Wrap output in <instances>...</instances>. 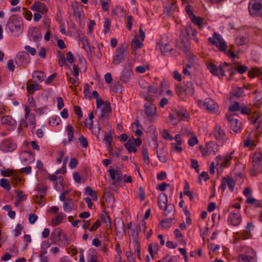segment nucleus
<instances>
[{"mask_svg": "<svg viewBox=\"0 0 262 262\" xmlns=\"http://www.w3.org/2000/svg\"><path fill=\"white\" fill-rule=\"evenodd\" d=\"M111 110V106L109 103H105L103 104V106L101 109V112L98 115L99 119L100 120H102L104 118H108Z\"/></svg>", "mask_w": 262, "mask_h": 262, "instance_id": "nucleus-19", "label": "nucleus"}, {"mask_svg": "<svg viewBox=\"0 0 262 262\" xmlns=\"http://www.w3.org/2000/svg\"><path fill=\"white\" fill-rule=\"evenodd\" d=\"M131 78V64L126 63L121 73L120 80L124 83L128 82Z\"/></svg>", "mask_w": 262, "mask_h": 262, "instance_id": "nucleus-14", "label": "nucleus"}, {"mask_svg": "<svg viewBox=\"0 0 262 262\" xmlns=\"http://www.w3.org/2000/svg\"><path fill=\"white\" fill-rule=\"evenodd\" d=\"M17 148V144L11 139H6L0 144V150L3 152H12Z\"/></svg>", "mask_w": 262, "mask_h": 262, "instance_id": "nucleus-12", "label": "nucleus"}, {"mask_svg": "<svg viewBox=\"0 0 262 262\" xmlns=\"http://www.w3.org/2000/svg\"><path fill=\"white\" fill-rule=\"evenodd\" d=\"M23 27V23L15 17H10L8 20L6 29L10 32L18 34L21 32Z\"/></svg>", "mask_w": 262, "mask_h": 262, "instance_id": "nucleus-4", "label": "nucleus"}, {"mask_svg": "<svg viewBox=\"0 0 262 262\" xmlns=\"http://www.w3.org/2000/svg\"><path fill=\"white\" fill-rule=\"evenodd\" d=\"M32 77L38 82H42L46 78V75L42 72L35 71L32 74Z\"/></svg>", "mask_w": 262, "mask_h": 262, "instance_id": "nucleus-38", "label": "nucleus"}, {"mask_svg": "<svg viewBox=\"0 0 262 262\" xmlns=\"http://www.w3.org/2000/svg\"><path fill=\"white\" fill-rule=\"evenodd\" d=\"M115 230L117 233H123L124 232V224L123 222L120 223V226L118 227L116 224H114Z\"/></svg>", "mask_w": 262, "mask_h": 262, "instance_id": "nucleus-61", "label": "nucleus"}, {"mask_svg": "<svg viewBox=\"0 0 262 262\" xmlns=\"http://www.w3.org/2000/svg\"><path fill=\"white\" fill-rule=\"evenodd\" d=\"M74 207V204L70 199L66 200L63 203V209L66 212H71L73 210Z\"/></svg>", "mask_w": 262, "mask_h": 262, "instance_id": "nucleus-31", "label": "nucleus"}, {"mask_svg": "<svg viewBox=\"0 0 262 262\" xmlns=\"http://www.w3.org/2000/svg\"><path fill=\"white\" fill-rule=\"evenodd\" d=\"M111 179L114 181V183L119 182L120 181H124L127 182H131V177L128 176L126 179H124L120 170L110 168L108 169Z\"/></svg>", "mask_w": 262, "mask_h": 262, "instance_id": "nucleus-9", "label": "nucleus"}, {"mask_svg": "<svg viewBox=\"0 0 262 262\" xmlns=\"http://www.w3.org/2000/svg\"><path fill=\"white\" fill-rule=\"evenodd\" d=\"M199 148L203 157H206L211 154L214 155L219 149L218 145L213 142L207 143L205 148L202 146H200Z\"/></svg>", "mask_w": 262, "mask_h": 262, "instance_id": "nucleus-11", "label": "nucleus"}, {"mask_svg": "<svg viewBox=\"0 0 262 262\" xmlns=\"http://www.w3.org/2000/svg\"><path fill=\"white\" fill-rule=\"evenodd\" d=\"M172 219V218H169L162 220L160 223L161 227L164 229H167L169 228L171 225V221Z\"/></svg>", "mask_w": 262, "mask_h": 262, "instance_id": "nucleus-46", "label": "nucleus"}, {"mask_svg": "<svg viewBox=\"0 0 262 262\" xmlns=\"http://www.w3.org/2000/svg\"><path fill=\"white\" fill-rule=\"evenodd\" d=\"M2 124L10 127H14L16 125V121L11 116L6 115L1 118Z\"/></svg>", "mask_w": 262, "mask_h": 262, "instance_id": "nucleus-22", "label": "nucleus"}, {"mask_svg": "<svg viewBox=\"0 0 262 262\" xmlns=\"http://www.w3.org/2000/svg\"><path fill=\"white\" fill-rule=\"evenodd\" d=\"M88 262H98V256L97 251L93 249L90 248L88 251Z\"/></svg>", "mask_w": 262, "mask_h": 262, "instance_id": "nucleus-27", "label": "nucleus"}, {"mask_svg": "<svg viewBox=\"0 0 262 262\" xmlns=\"http://www.w3.org/2000/svg\"><path fill=\"white\" fill-rule=\"evenodd\" d=\"M79 141L83 147L86 148L88 146V141L86 138L83 136H81L79 138Z\"/></svg>", "mask_w": 262, "mask_h": 262, "instance_id": "nucleus-60", "label": "nucleus"}, {"mask_svg": "<svg viewBox=\"0 0 262 262\" xmlns=\"http://www.w3.org/2000/svg\"><path fill=\"white\" fill-rule=\"evenodd\" d=\"M162 135L163 138L165 140L171 141L173 139L172 136L169 133V132L166 129H164L162 131Z\"/></svg>", "mask_w": 262, "mask_h": 262, "instance_id": "nucleus-56", "label": "nucleus"}, {"mask_svg": "<svg viewBox=\"0 0 262 262\" xmlns=\"http://www.w3.org/2000/svg\"><path fill=\"white\" fill-rule=\"evenodd\" d=\"M167 197L165 193L160 194L158 198V205L161 209L165 207L167 204Z\"/></svg>", "mask_w": 262, "mask_h": 262, "instance_id": "nucleus-35", "label": "nucleus"}, {"mask_svg": "<svg viewBox=\"0 0 262 262\" xmlns=\"http://www.w3.org/2000/svg\"><path fill=\"white\" fill-rule=\"evenodd\" d=\"M207 67L213 75L217 76L219 75L218 68L213 63H207Z\"/></svg>", "mask_w": 262, "mask_h": 262, "instance_id": "nucleus-44", "label": "nucleus"}, {"mask_svg": "<svg viewBox=\"0 0 262 262\" xmlns=\"http://www.w3.org/2000/svg\"><path fill=\"white\" fill-rule=\"evenodd\" d=\"M182 91L187 96H191L194 93V85L192 82H187L185 84L182 86Z\"/></svg>", "mask_w": 262, "mask_h": 262, "instance_id": "nucleus-26", "label": "nucleus"}, {"mask_svg": "<svg viewBox=\"0 0 262 262\" xmlns=\"http://www.w3.org/2000/svg\"><path fill=\"white\" fill-rule=\"evenodd\" d=\"M187 117L188 114L186 110H173L169 115V118L170 119V122L175 125L180 121L185 120Z\"/></svg>", "mask_w": 262, "mask_h": 262, "instance_id": "nucleus-6", "label": "nucleus"}, {"mask_svg": "<svg viewBox=\"0 0 262 262\" xmlns=\"http://www.w3.org/2000/svg\"><path fill=\"white\" fill-rule=\"evenodd\" d=\"M227 119L230 124V127L233 132L237 133L241 130L242 123L237 118H234V115L227 116Z\"/></svg>", "mask_w": 262, "mask_h": 262, "instance_id": "nucleus-15", "label": "nucleus"}, {"mask_svg": "<svg viewBox=\"0 0 262 262\" xmlns=\"http://www.w3.org/2000/svg\"><path fill=\"white\" fill-rule=\"evenodd\" d=\"M192 23L198 25L200 28H202L204 25V19L200 17H197L195 15L192 16L191 19Z\"/></svg>", "mask_w": 262, "mask_h": 262, "instance_id": "nucleus-45", "label": "nucleus"}, {"mask_svg": "<svg viewBox=\"0 0 262 262\" xmlns=\"http://www.w3.org/2000/svg\"><path fill=\"white\" fill-rule=\"evenodd\" d=\"M134 242L135 246L136 247V252L137 253L138 258L141 260V258L140 255V244L138 240H136V239H135Z\"/></svg>", "mask_w": 262, "mask_h": 262, "instance_id": "nucleus-59", "label": "nucleus"}, {"mask_svg": "<svg viewBox=\"0 0 262 262\" xmlns=\"http://www.w3.org/2000/svg\"><path fill=\"white\" fill-rule=\"evenodd\" d=\"M101 5H102V9L104 11H107L108 9V3L110 2V0H100Z\"/></svg>", "mask_w": 262, "mask_h": 262, "instance_id": "nucleus-62", "label": "nucleus"}, {"mask_svg": "<svg viewBox=\"0 0 262 262\" xmlns=\"http://www.w3.org/2000/svg\"><path fill=\"white\" fill-rule=\"evenodd\" d=\"M28 34L30 40L34 41H38V40L41 37V35L39 32V30L36 28L30 29Z\"/></svg>", "mask_w": 262, "mask_h": 262, "instance_id": "nucleus-23", "label": "nucleus"}, {"mask_svg": "<svg viewBox=\"0 0 262 262\" xmlns=\"http://www.w3.org/2000/svg\"><path fill=\"white\" fill-rule=\"evenodd\" d=\"M259 75L262 76V69L256 68H252L248 72V76L250 77L253 78Z\"/></svg>", "mask_w": 262, "mask_h": 262, "instance_id": "nucleus-41", "label": "nucleus"}, {"mask_svg": "<svg viewBox=\"0 0 262 262\" xmlns=\"http://www.w3.org/2000/svg\"><path fill=\"white\" fill-rule=\"evenodd\" d=\"M244 93V90L243 88H238L236 90H233L230 93L231 98H239L243 96Z\"/></svg>", "mask_w": 262, "mask_h": 262, "instance_id": "nucleus-40", "label": "nucleus"}, {"mask_svg": "<svg viewBox=\"0 0 262 262\" xmlns=\"http://www.w3.org/2000/svg\"><path fill=\"white\" fill-rule=\"evenodd\" d=\"M234 151H232L231 152L227 153L226 156L223 158V162L221 163V165L223 167H228L230 164V161L233 159L232 155Z\"/></svg>", "mask_w": 262, "mask_h": 262, "instance_id": "nucleus-34", "label": "nucleus"}, {"mask_svg": "<svg viewBox=\"0 0 262 262\" xmlns=\"http://www.w3.org/2000/svg\"><path fill=\"white\" fill-rule=\"evenodd\" d=\"M101 219L103 223L105 224V226L110 228L111 227V219L110 218V216L108 213L104 211L103 213L101 215Z\"/></svg>", "mask_w": 262, "mask_h": 262, "instance_id": "nucleus-39", "label": "nucleus"}, {"mask_svg": "<svg viewBox=\"0 0 262 262\" xmlns=\"http://www.w3.org/2000/svg\"><path fill=\"white\" fill-rule=\"evenodd\" d=\"M31 109L29 106H26L25 108V118L22 119L19 122V127L27 128L29 123L32 126L33 129L35 127V115L30 113Z\"/></svg>", "mask_w": 262, "mask_h": 262, "instance_id": "nucleus-3", "label": "nucleus"}, {"mask_svg": "<svg viewBox=\"0 0 262 262\" xmlns=\"http://www.w3.org/2000/svg\"><path fill=\"white\" fill-rule=\"evenodd\" d=\"M262 7L261 5L254 1H251L249 4V11L251 15L256 14V12L259 10Z\"/></svg>", "mask_w": 262, "mask_h": 262, "instance_id": "nucleus-21", "label": "nucleus"}, {"mask_svg": "<svg viewBox=\"0 0 262 262\" xmlns=\"http://www.w3.org/2000/svg\"><path fill=\"white\" fill-rule=\"evenodd\" d=\"M66 76L67 78V80L70 83H71L72 84H75V86H77L78 85V83L77 82V78H74L73 77H71L70 75L68 73L66 74Z\"/></svg>", "mask_w": 262, "mask_h": 262, "instance_id": "nucleus-58", "label": "nucleus"}, {"mask_svg": "<svg viewBox=\"0 0 262 262\" xmlns=\"http://www.w3.org/2000/svg\"><path fill=\"white\" fill-rule=\"evenodd\" d=\"M66 132H67L68 140L64 141V144L70 143L74 138V129L72 125L68 124L66 127Z\"/></svg>", "mask_w": 262, "mask_h": 262, "instance_id": "nucleus-29", "label": "nucleus"}, {"mask_svg": "<svg viewBox=\"0 0 262 262\" xmlns=\"http://www.w3.org/2000/svg\"><path fill=\"white\" fill-rule=\"evenodd\" d=\"M185 30L187 34L189 36L190 34L193 36V39L196 42H198V39L196 38V35L197 34V31L195 30H193L192 27L190 25L187 26Z\"/></svg>", "mask_w": 262, "mask_h": 262, "instance_id": "nucleus-42", "label": "nucleus"}, {"mask_svg": "<svg viewBox=\"0 0 262 262\" xmlns=\"http://www.w3.org/2000/svg\"><path fill=\"white\" fill-rule=\"evenodd\" d=\"M241 221L238 212H231L228 219V222L233 226L238 225Z\"/></svg>", "mask_w": 262, "mask_h": 262, "instance_id": "nucleus-25", "label": "nucleus"}, {"mask_svg": "<svg viewBox=\"0 0 262 262\" xmlns=\"http://www.w3.org/2000/svg\"><path fill=\"white\" fill-rule=\"evenodd\" d=\"M253 227V224L250 222L248 223L245 228V235L243 237V239H247L250 237L251 235V229Z\"/></svg>", "mask_w": 262, "mask_h": 262, "instance_id": "nucleus-47", "label": "nucleus"}, {"mask_svg": "<svg viewBox=\"0 0 262 262\" xmlns=\"http://www.w3.org/2000/svg\"><path fill=\"white\" fill-rule=\"evenodd\" d=\"M157 157L159 160L163 163H165L167 161V158L165 155L163 154L161 151L157 150Z\"/></svg>", "mask_w": 262, "mask_h": 262, "instance_id": "nucleus-57", "label": "nucleus"}, {"mask_svg": "<svg viewBox=\"0 0 262 262\" xmlns=\"http://www.w3.org/2000/svg\"><path fill=\"white\" fill-rule=\"evenodd\" d=\"M159 43L160 45V48L162 54L171 52L173 49L172 46L169 43H164L161 41Z\"/></svg>", "mask_w": 262, "mask_h": 262, "instance_id": "nucleus-37", "label": "nucleus"}, {"mask_svg": "<svg viewBox=\"0 0 262 262\" xmlns=\"http://www.w3.org/2000/svg\"><path fill=\"white\" fill-rule=\"evenodd\" d=\"M0 185L7 191L10 190L11 189L9 181L8 179H2L0 180Z\"/></svg>", "mask_w": 262, "mask_h": 262, "instance_id": "nucleus-50", "label": "nucleus"}, {"mask_svg": "<svg viewBox=\"0 0 262 262\" xmlns=\"http://www.w3.org/2000/svg\"><path fill=\"white\" fill-rule=\"evenodd\" d=\"M128 46L127 43H123L117 49L116 55L113 58V63L117 65L126 56L127 53Z\"/></svg>", "mask_w": 262, "mask_h": 262, "instance_id": "nucleus-5", "label": "nucleus"}, {"mask_svg": "<svg viewBox=\"0 0 262 262\" xmlns=\"http://www.w3.org/2000/svg\"><path fill=\"white\" fill-rule=\"evenodd\" d=\"M30 61V56L25 51L19 52L15 58V62L18 66L26 67Z\"/></svg>", "mask_w": 262, "mask_h": 262, "instance_id": "nucleus-10", "label": "nucleus"}, {"mask_svg": "<svg viewBox=\"0 0 262 262\" xmlns=\"http://www.w3.org/2000/svg\"><path fill=\"white\" fill-rule=\"evenodd\" d=\"M114 11L115 14L119 17H124L126 15L124 9L120 6L117 7Z\"/></svg>", "mask_w": 262, "mask_h": 262, "instance_id": "nucleus-53", "label": "nucleus"}, {"mask_svg": "<svg viewBox=\"0 0 262 262\" xmlns=\"http://www.w3.org/2000/svg\"><path fill=\"white\" fill-rule=\"evenodd\" d=\"M208 40L210 43L215 46L221 51L224 52L227 55L232 58H234L236 55L233 51L234 45L230 46L229 50L227 51V45L222 36L216 32H214L212 37H209Z\"/></svg>", "mask_w": 262, "mask_h": 262, "instance_id": "nucleus-1", "label": "nucleus"}, {"mask_svg": "<svg viewBox=\"0 0 262 262\" xmlns=\"http://www.w3.org/2000/svg\"><path fill=\"white\" fill-rule=\"evenodd\" d=\"M164 210V215L170 216L174 213V207L172 204H168L162 208Z\"/></svg>", "mask_w": 262, "mask_h": 262, "instance_id": "nucleus-36", "label": "nucleus"}, {"mask_svg": "<svg viewBox=\"0 0 262 262\" xmlns=\"http://www.w3.org/2000/svg\"><path fill=\"white\" fill-rule=\"evenodd\" d=\"M72 8L73 10V15L75 17L78 18L79 19L82 18V10L80 8L79 4L76 1H74L72 3Z\"/></svg>", "mask_w": 262, "mask_h": 262, "instance_id": "nucleus-20", "label": "nucleus"}, {"mask_svg": "<svg viewBox=\"0 0 262 262\" xmlns=\"http://www.w3.org/2000/svg\"><path fill=\"white\" fill-rule=\"evenodd\" d=\"M78 164V160L76 158H73L70 160L69 166L71 169H74L77 167Z\"/></svg>", "mask_w": 262, "mask_h": 262, "instance_id": "nucleus-63", "label": "nucleus"}, {"mask_svg": "<svg viewBox=\"0 0 262 262\" xmlns=\"http://www.w3.org/2000/svg\"><path fill=\"white\" fill-rule=\"evenodd\" d=\"M60 122L61 120L59 117L58 116H55L51 118V119L49 120V124L51 126H55L59 125Z\"/></svg>", "mask_w": 262, "mask_h": 262, "instance_id": "nucleus-48", "label": "nucleus"}, {"mask_svg": "<svg viewBox=\"0 0 262 262\" xmlns=\"http://www.w3.org/2000/svg\"><path fill=\"white\" fill-rule=\"evenodd\" d=\"M54 244H57L61 246H66L69 244V239L60 228H55L52 232L50 237Z\"/></svg>", "mask_w": 262, "mask_h": 262, "instance_id": "nucleus-2", "label": "nucleus"}, {"mask_svg": "<svg viewBox=\"0 0 262 262\" xmlns=\"http://www.w3.org/2000/svg\"><path fill=\"white\" fill-rule=\"evenodd\" d=\"M145 114L148 118H152L157 115V108L152 103H146L144 104Z\"/></svg>", "mask_w": 262, "mask_h": 262, "instance_id": "nucleus-17", "label": "nucleus"}, {"mask_svg": "<svg viewBox=\"0 0 262 262\" xmlns=\"http://www.w3.org/2000/svg\"><path fill=\"white\" fill-rule=\"evenodd\" d=\"M64 217L65 215L63 213H59V214L52 219V224L54 226L60 224Z\"/></svg>", "mask_w": 262, "mask_h": 262, "instance_id": "nucleus-43", "label": "nucleus"}, {"mask_svg": "<svg viewBox=\"0 0 262 262\" xmlns=\"http://www.w3.org/2000/svg\"><path fill=\"white\" fill-rule=\"evenodd\" d=\"M234 64V63H233L232 64V68L230 70L227 69V71L230 73V77L232 76L236 72H238L241 74H244L248 69L247 66L243 65L238 67L237 70H235V67H233V64Z\"/></svg>", "mask_w": 262, "mask_h": 262, "instance_id": "nucleus-28", "label": "nucleus"}, {"mask_svg": "<svg viewBox=\"0 0 262 262\" xmlns=\"http://www.w3.org/2000/svg\"><path fill=\"white\" fill-rule=\"evenodd\" d=\"M251 173L256 176L262 172V155L259 153L255 154L253 157Z\"/></svg>", "mask_w": 262, "mask_h": 262, "instance_id": "nucleus-7", "label": "nucleus"}, {"mask_svg": "<svg viewBox=\"0 0 262 262\" xmlns=\"http://www.w3.org/2000/svg\"><path fill=\"white\" fill-rule=\"evenodd\" d=\"M40 86L35 82L28 81L27 84V89L29 93H33L37 90H39Z\"/></svg>", "mask_w": 262, "mask_h": 262, "instance_id": "nucleus-30", "label": "nucleus"}, {"mask_svg": "<svg viewBox=\"0 0 262 262\" xmlns=\"http://www.w3.org/2000/svg\"><path fill=\"white\" fill-rule=\"evenodd\" d=\"M85 193L91 196L94 201L97 200L96 192L93 190L91 187H88L85 189Z\"/></svg>", "mask_w": 262, "mask_h": 262, "instance_id": "nucleus-49", "label": "nucleus"}, {"mask_svg": "<svg viewBox=\"0 0 262 262\" xmlns=\"http://www.w3.org/2000/svg\"><path fill=\"white\" fill-rule=\"evenodd\" d=\"M58 56H59V65L60 67H63V66L66 63V59L64 54L60 51H58Z\"/></svg>", "mask_w": 262, "mask_h": 262, "instance_id": "nucleus-54", "label": "nucleus"}, {"mask_svg": "<svg viewBox=\"0 0 262 262\" xmlns=\"http://www.w3.org/2000/svg\"><path fill=\"white\" fill-rule=\"evenodd\" d=\"M145 39V33L140 27L139 29V36L135 32L134 38L132 39V49L135 50L141 48L143 46L142 41Z\"/></svg>", "mask_w": 262, "mask_h": 262, "instance_id": "nucleus-8", "label": "nucleus"}, {"mask_svg": "<svg viewBox=\"0 0 262 262\" xmlns=\"http://www.w3.org/2000/svg\"><path fill=\"white\" fill-rule=\"evenodd\" d=\"M255 103L256 106L262 104V93L258 94L255 98Z\"/></svg>", "mask_w": 262, "mask_h": 262, "instance_id": "nucleus-64", "label": "nucleus"}, {"mask_svg": "<svg viewBox=\"0 0 262 262\" xmlns=\"http://www.w3.org/2000/svg\"><path fill=\"white\" fill-rule=\"evenodd\" d=\"M255 257V254L254 253L250 256L240 254L238 256V260L239 262H254Z\"/></svg>", "mask_w": 262, "mask_h": 262, "instance_id": "nucleus-33", "label": "nucleus"}, {"mask_svg": "<svg viewBox=\"0 0 262 262\" xmlns=\"http://www.w3.org/2000/svg\"><path fill=\"white\" fill-rule=\"evenodd\" d=\"M246 203L248 204H251L254 207H259L260 205V203L259 201L255 199L252 197H249L246 201Z\"/></svg>", "mask_w": 262, "mask_h": 262, "instance_id": "nucleus-51", "label": "nucleus"}, {"mask_svg": "<svg viewBox=\"0 0 262 262\" xmlns=\"http://www.w3.org/2000/svg\"><path fill=\"white\" fill-rule=\"evenodd\" d=\"M204 105L208 111L214 113L217 108L216 104L210 98H206L204 102Z\"/></svg>", "mask_w": 262, "mask_h": 262, "instance_id": "nucleus-24", "label": "nucleus"}, {"mask_svg": "<svg viewBox=\"0 0 262 262\" xmlns=\"http://www.w3.org/2000/svg\"><path fill=\"white\" fill-rule=\"evenodd\" d=\"M235 184V182L232 178L228 176H226L223 177L222 179V184L221 185L222 192L225 190L226 186L229 187L230 190L231 192H233L234 189Z\"/></svg>", "mask_w": 262, "mask_h": 262, "instance_id": "nucleus-13", "label": "nucleus"}, {"mask_svg": "<svg viewBox=\"0 0 262 262\" xmlns=\"http://www.w3.org/2000/svg\"><path fill=\"white\" fill-rule=\"evenodd\" d=\"M111 27V20L108 18H105L104 20V29L103 30V33L105 34L108 33L110 30Z\"/></svg>", "mask_w": 262, "mask_h": 262, "instance_id": "nucleus-52", "label": "nucleus"}, {"mask_svg": "<svg viewBox=\"0 0 262 262\" xmlns=\"http://www.w3.org/2000/svg\"><path fill=\"white\" fill-rule=\"evenodd\" d=\"M62 178L59 177L58 181L54 183V188L57 191H60L62 188Z\"/></svg>", "mask_w": 262, "mask_h": 262, "instance_id": "nucleus-55", "label": "nucleus"}, {"mask_svg": "<svg viewBox=\"0 0 262 262\" xmlns=\"http://www.w3.org/2000/svg\"><path fill=\"white\" fill-rule=\"evenodd\" d=\"M33 158V153L30 151H23L20 154V158L22 162H27Z\"/></svg>", "mask_w": 262, "mask_h": 262, "instance_id": "nucleus-32", "label": "nucleus"}, {"mask_svg": "<svg viewBox=\"0 0 262 262\" xmlns=\"http://www.w3.org/2000/svg\"><path fill=\"white\" fill-rule=\"evenodd\" d=\"M213 135L215 139L221 143H224L227 140L225 133L221 126L217 125L215 126Z\"/></svg>", "mask_w": 262, "mask_h": 262, "instance_id": "nucleus-16", "label": "nucleus"}, {"mask_svg": "<svg viewBox=\"0 0 262 262\" xmlns=\"http://www.w3.org/2000/svg\"><path fill=\"white\" fill-rule=\"evenodd\" d=\"M31 9L42 14L46 13L48 10L46 4L38 1L34 2L31 6Z\"/></svg>", "mask_w": 262, "mask_h": 262, "instance_id": "nucleus-18", "label": "nucleus"}]
</instances>
